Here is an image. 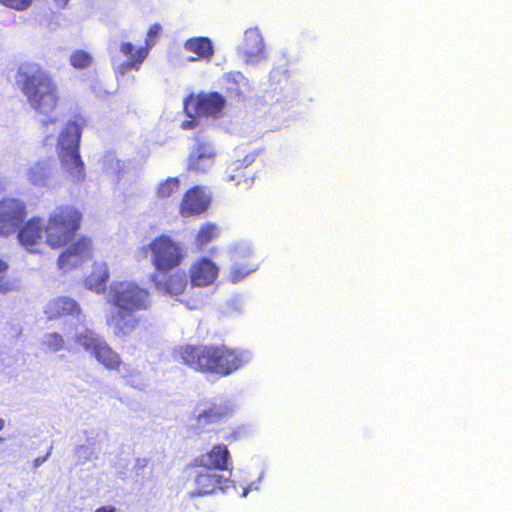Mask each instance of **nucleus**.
Instances as JSON below:
<instances>
[{
	"label": "nucleus",
	"mask_w": 512,
	"mask_h": 512,
	"mask_svg": "<svg viewBox=\"0 0 512 512\" xmlns=\"http://www.w3.org/2000/svg\"><path fill=\"white\" fill-rule=\"evenodd\" d=\"M108 303L117 309L107 317L106 323L114 336L125 338L150 326L142 311L152 305L150 292L134 281H116L109 289Z\"/></svg>",
	"instance_id": "1"
},
{
	"label": "nucleus",
	"mask_w": 512,
	"mask_h": 512,
	"mask_svg": "<svg viewBox=\"0 0 512 512\" xmlns=\"http://www.w3.org/2000/svg\"><path fill=\"white\" fill-rule=\"evenodd\" d=\"M16 83L37 113L48 115L60 105L58 85L41 64L31 62L21 65L17 70Z\"/></svg>",
	"instance_id": "2"
},
{
	"label": "nucleus",
	"mask_w": 512,
	"mask_h": 512,
	"mask_svg": "<svg viewBox=\"0 0 512 512\" xmlns=\"http://www.w3.org/2000/svg\"><path fill=\"white\" fill-rule=\"evenodd\" d=\"M82 212L76 206H57L48 216L45 225V242L52 249L69 244L81 228Z\"/></svg>",
	"instance_id": "3"
},
{
	"label": "nucleus",
	"mask_w": 512,
	"mask_h": 512,
	"mask_svg": "<svg viewBox=\"0 0 512 512\" xmlns=\"http://www.w3.org/2000/svg\"><path fill=\"white\" fill-rule=\"evenodd\" d=\"M142 250L149 252L154 273L161 275L179 268L187 256L183 244L166 234L153 238Z\"/></svg>",
	"instance_id": "4"
},
{
	"label": "nucleus",
	"mask_w": 512,
	"mask_h": 512,
	"mask_svg": "<svg viewBox=\"0 0 512 512\" xmlns=\"http://www.w3.org/2000/svg\"><path fill=\"white\" fill-rule=\"evenodd\" d=\"M81 125L68 121L59 135L58 157L63 167L77 180L84 178V163L79 153Z\"/></svg>",
	"instance_id": "5"
},
{
	"label": "nucleus",
	"mask_w": 512,
	"mask_h": 512,
	"mask_svg": "<svg viewBox=\"0 0 512 512\" xmlns=\"http://www.w3.org/2000/svg\"><path fill=\"white\" fill-rule=\"evenodd\" d=\"M217 344H184L178 347L176 353L179 359L190 369L212 374Z\"/></svg>",
	"instance_id": "6"
},
{
	"label": "nucleus",
	"mask_w": 512,
	"mask_h": 512,
	"mask_svg": "<svg viewBox=\"0 0 512 512\" xmlns=\"http://www.w3.org/2000/svg\"><path fill=\"white\" fill-rule=\"evenodd\" d=\"M27 217V207L23 200L4 197L0 200V237L16 233Z\"/></svg>",
	"instance_id": "7"
},
{
	"label": "nucleus",
	"mask_w": 512,
	"mask_h": 512,
	"mask_svg": "<svg viewBox=\"0 0 512 512\" xmlns=\"http://www.w3.org/2000/svg\"><path fill=\"white\" fill-rule=\"evenodd\" d=\"M92 254V239L82 235L74 242H70V245L60 253L57 264L59 269L69 271L86 262L92 257Z\"/></svg>",
	"instance_id": "8"
},
{
	"label": "nucleus",
	"mask_w": 512,
	"mask_h": 512,
	"mask_svg": "<svg viewBox=\"0 0 512 512\" xmlns=\"http://www.w3.org/2000/svg\"><path fill=\"white\" fill-rule=\"evenodd\" d=\"M214 359L212 374L220 377H226L233 374L246 362L243 353L223 344L216 345Z\"/></svg>",
	"instance_id": "9"
},
{
	"label": "nucleus",
	"mask_w": 512,
	"mask_h": 512,
	"mask_svg": "<svg viewBox=\"0 0 512 512\" xmlns=\"http://www.w3.org/2000/svg\"><path fill=\"white\" fill-rule=\"evenodd\" d=\"M210 202V196L202 187L193 186L183 194L178 211L184 218L198 216L208 210Z\"/></svg>",
	"instance_id": "10"
},
{
	"label": "nucleus",
	"mask_w": 512,
	"mask_h": 512,
	"mask_svg": "<svg viewBox=\"0 0 512 512\" xmlns=\"http://www.w3.org/2000/svg\"><path fill=\"white\" fill-rule=\"evenodd\" d=\"M230 452L226 445L215 444L212 448L197 457L189 464L191 468H203L213 471H225L228 469Z\"/></svg>",
	"instance_id": "11"
},
{
	"label": "nucleus",
	"mask_w": 512,
	"mask_h": 512,
	"mask_svg": "<svg viewBox=\"0 0 512 512\" xmlns=\"http://www.w3.org/2000/svg\"><path fill=\"white\" fill-rule=\"evenodd\" d=\"M188 273L192 287H207L217 279L219 267L211 259L200 257L190 265Z\"/></svg>",
	"instance_id": "12"
},
{
	"label": "nucleus",
	"mask_w": 512,
	"mask_h": 512,
	"mask_svg": "<svg viewBox=\"0 0 512 512\" xmlns=\"http://www.w3.org/2000/svg\"><path fill=\"white\" fill-rule=\"evenodd\" d=\"M17 232V239L19 243L29 252H37L40 244L43 241V227L42 220L39 217H32L19 227Z\"/></svg>",
	"instance_id": "13"
},
{
	"label": "nucleus",
	"mask_w": 512,
	"mask_h": 512,
	"mask_svg": "<svg viewBox=\"0 0 512 512\" xmlns=\"http://www.w3.org/2000/svg\"><path fill=\"white\" fill-rule=\"evenodd\" d=\"M160 275L153 273L151 276V281L160 292L171 297H177L185 292L188 286V278L185 271L169 272L162 275L163 278H160Z\"/></svg>",
	"instance_id": "14"
},
{
	"label": "nucleus",
	"mask_w": 512,
	"mask_h": 512,
	"mask_svg": "<svg viewBox=\"0 0 512 512\" xmlns=\"http://www.w3.org/2000/svg\"><path fill=\"white\" fill-rule=\"evenodd\" d=\"M232 414L227 400H211L204 403V408L196 415L197 426L206 427L222 422Z\"/></svg>",
	"instance_id": "15"
},
{
	"label": "nucleus",
	"mask_w": 512,
	"mask_h": 512,
	"mask_svg": "<svg viewBox=\"0 0 512 512\" xmlns=\"http://www.w3.org/2000/svg\"><path fill=\"white\" fill-rule=\"evenodd\" d=\"M239 51L247 63H256L265 58V44L258 28L245 31Z\"/></svg>",
	"instance_id": "16"
},
{
	"label": "nucleus",
	"mask_w": 512,
	"mask_h": 512,
	"mask_svg": "<svg viewBox=\"0 0 512 512\" xmlns=\"http://www.w3.org/2000/svg\"><path fill=\"white\" fill-rule=\"evenodd\" d=\"M226 479L213 470L203 469L195 474V489L191 496H205L223 489Z\"/></svg>",
	"instance_id": "17"
},
{
	"label": "nucleus",
	"mask_w": 512,
	"mask_h": 512,
	"mask_svg": "<svg viewBox=\"0 0 512 512\" xmlns=\"http://www.w3.org/2000/svg\"><path fill=\"white\" fill-rule=\"evenodd\" d=\"M215 152L208 143H198L188 158V170L206 173L214 165Z\"/></svg>",
	"instance_id": "18"
},
{
	"label": "nucleus",
	"mask_w": 512,
	"mask_h": 512,
	"mask_svg": "<svg viewBox=\"0 0 512 512\" xmlns=\"http://www.w3.org/2000/svg\"><path fill=\"white\" fill-rule=\"evenodd\" d=\"M225 105V100L218 92L200 95L193 100L192 111L198 116H218Z\"/></svg>",
	"instance_id": "19"
},
{
	"label": "nucleus",
	"mask_w": 512,
	"mask_h": 512,
	"mask_svg": "<svg viewBox=\"0 0 512 512\" xmlns=\"http://www.w3.org/2000/svg\"><path fill=\"white\" fill-rule=\"evenodd\" d=\"M259 263L249 251H242L236 255L228 279L231 283H238L257 270Z\"/></svg>",
	"instance_id": "20"
},
{
	"label": "nucleus",
	"mask_w": 512,
	"mask_h": 512,
	"mask_svg": "<svg viewBox=\"0 0 512 512\" xmlns=\"http://www.w3.org/2000/svg\"><path fill=\"white\" fill-rule=\"evenodd\" d=\"M183 47L186 51L193 54V56L188 58L190 62H209L214 55L213 43L208 37H191L184 42Z\"/></svg>",
	"instance_id": "21"
},
{
	"label": "nucleus",
	"mask_w": 512,
	"mask_h": 512,
	"mask_svg": "<svg viewBox=\"0 0 512 512\" xmlns=\"http://www.w3.org/2000/svg\"><path fill=\"white\" fill-rule=\"evenodd\" d=\"M44 312L48 319L53 320L70 315H79L81 309L74 299L59 296L48 302Z\"/></svg>",
	"instance_id": "22"
},
{
	"label": "nucleus",
	"mask_w": 512,
	"mask_h": 512,
	"mask_svg": "<svg viewBox=\"0 0 512 512\" xmlns=\"http://www.w3.org/2000/svg\"><path fill=\"white\" fill-rule=\"evenodd\" d=\"M92 356L107 370L119 371L123 365V361L119 353L116 352L104 339L93 352Z\"/></svg>",
	"instance_id": "23"
},
{
	"label": "nucleus",
	"mask_w": 512,
	"mask_h": 512,
	"mask_svg": "<svg viewBox=\"0 0 512 512\" xmlns=\"http://www.w3.org/2000/svg\"><path fill=\"white\" fill-rule=\"evenodd\" d=\"M120 52L127 58L122 64L124 70H139L144 60L148 57V48H135L131 42H122Z\"/></svg>",
	"instance_id": "24"
},
{
	"label": "nucleus",
	"mask_w": 512,
	"mask_h": 512,
	"mask_svg": "<svg viewBox=\"0 0 512 512\" xmlns=\"http://www.w3.org/2000/svg\"><path fill=\"white\" fill-rule=\"evenodd\" d=\"M109 280V270L106 263H95L91 273L86 277V286L96 291L103 293L106 290V284Z\"/></svg>",
	"instance_id": "25"
},
{
	"label": "nucleus",
	"mask_w": 512,
	"mask_h": 512,
	"mask_svg": "<svg viewBox=\"0 0 512 512\" xmlns=\"http://www.w3.org/2000/svg\"><path fill=\"white\" fill-rule=\"evenodd\" d=\"M253 158L246 156L242 160H236L232 162L227 169V179L229 181H235L236 185L245 183L250 185L253 177L251 173L246 172L247 167L252 163Z\"/></svg>",
	"instance_id": "26"
},
{
	"label": "nucleus",
	"mask_w": 512,
	"mask_h": 512,
	"mask_svg": "<svg viewBox=\"0 0 512 512\" xmlns=\"http://www.w3.org/2000/svg\"><path fill=\"white\" fill-rule=\"evenodd\" d=\"M28 180L34 186H46L51 176V167L45 161L35 163L27 172Z\"/></svg>",
	"instance_id": "27"
},
{
	"label": "nucleus",
	"mask_w": 512,
	"mask_h": 512,
	"mask_svg": "<svg viewBox=\"0 0 512 512\" xmlns=\"http://www.w3.org/2000/svg\"><path fill=\"white\" fill-rule=\"evenodd\" d=\"M225 92L229 96L241 97L247 80L241 72L232 71L224 75Z\"/></svg>",
	"instance_id": "28"
},
{
	"label": "nucleus",
	"mask_w": 512,
	"mask_h": 512,
	"mask_svg": "<svg viewBox=\"0 0 512 512\" xmlns=\"http://www.w3.org/2000/svg\"><path fill=\"white\" fill-rule=\"evenodd\" d=\"M221 228L212 222H205L200 227L195 236V245L198 248H203L211 241L219 237Z\"/></svg>",
	"instance_id": "29"
},
{
	"label": "nucleus",
	"mask_w": 512,
	"mask_h": 512,
	"mask_svg": "<svg viewBox=\"0 0 512 512\" xmlns=\"http://www.w3.org/2000/svg\"><path fill=\"white\" fill-rule=\"evenodd\" d=\"M75 341L92 355L99 344L103 341V338L94 333L92 330L85 329L83 332L75 336Z\"/></svg>",
	"instance_id": "30"
},
{
	"label": "nucleus",
	"mask_w": 512,
	"mask_h": 512,
	"mask_svg": "<svg viewBox=\"0 0 512 512\" xmlns=\"http://www.w3.org/2000/svg\"><path fill=\"white\" fill-rule=\"evenodd\" d=\"M179 189L180 179L178 177H169L158 185L157 196L166 199L176 194Z\"/></svg>",
	"instance_id": "31"
},
{
	"label": "nucleus",
	"mask_w": 512,
	"mask_h": 512,
	"mask_svg": "<svg viewBox=\"0 0 512 512\" xmlns=\"http://www.w3.org/2000/svg\"><path fill=\"white\" fill-rule=\"evenodd\" d=\"M69 61L72 67L82 70L91 66L93 57L89 52L79 49L72 52Z\"/></svg>",
	"instance_id": "32"
},
{
	"label": "nucleus",
	"mask_w": 512,
	"mask_h": 512,
	"mask_svg": "<svg viewBox=\"0 0 512 512\" xmlns=\"http://www.w3.org/2000/svg\"><path fill=\"white\" fill-rule=\"evenodd\" d=\"M43 346L50 352H58L65 348L64 337L58 332H52L46 335Z\"/></svg>",
	"instance_id": "33"
},
{
	"label": "nucleus",
	"mask_w": 512,
	"mask_h": 512,
	"mask_svg": "<svg viewBox=\"0 0 512 512\" xmlns=\"http://www.w3.org/2000/svg\"><path fill=\"white\" fill-rule=\"evenodd\" d=\"M161 33L162 27L159 23H154L149 27L145 40V48H148V52L154 45H156Z\"/></svg>",
	"instance_id": "34"
},
{
	"label": "nucleus",
	"mask_w": 512,
	"mask_h": 512,
	"mask_svg": "<svg viewBox=\"0 0 512 512\" xmlns=\"http://www.w3.org/2000/svg\"><path fill=\"white\" fill-rule=\"evenodd\" d=\"M34 0H0V4L6 8L23 12L31 7Z\"/></svg>",
	"instance_id": "35"
},
{
	"label": "nucleus",
	"mask_w": 512,
	"mask_h": 512,
	"mask_svg": "<svg viewBox=\"0 0 512 512\" xmlns=\"http://www.w3.org/2000/svg\"><path fill=\"white\" fill-rule=\"evenodd\" d=\"M15 288L13 281L5 276H0V294H7Z\"/></svg>",
	"instance_id": "36"
},
{
	"label": "nucleus",
	"mask_w": 512,
	"mask_h": 512,
	"mask_svg": "<svg viewBox=\"0 0 512 512\" xmlns=\"http://www.w3.org/2000/svg\"><path fill=\"white\" fill-rule=\"evenodd\" d=\"M197 125L196 121L192 118L190 120H185L181 123V128L184 130L193 129Z\"/></svg>",
	"instance_id": "37"
},
{
	"label": "nucleus",
	"mask_w": 512,
	"mask_h": 512,
	"mask_svg": "<svg viewBox=\"0 0 512 512\" xmlns=\"http://www.w3.org/2000/svg\"><path fill=\"white\" fill-rule=\"evenodd\" d=\"M94 512H116V508L113 505H104L98 507Z\"/></svg>",
	"instance_id": "38"
},
{
	"label": "nucleus",
	"mask_w": 512,
	"mask_h": 512,
	"mask_svg": "<svg viewBox=\"0 0 512 512\" xmlns=\"http://www.w3.org/2000/svg\"><path fill=\"white\" fill-rule=\"evenodd\" d=\"M55 5L60 8V9H63L67 6L69 0H53Z\"/></svg>",
	"instance_id": "39"
},
{
	"label": "nucleus",
	"mask_w": 512,
	"mask_h": 512,
	"mask_svg": "<svg viewBox=\"0 0 512 512\" xmlns=\"http://www.w3.org/2000/svg\"><path fill=\"white\" fill-rule=\"evenodd\" d=\"M8 268V263L0 258V274L5 273L8 270Z\"/></svg>",
	"instance_id": "40"
},
{
	"label": "nucleus",
	"mask_w": 512,
	"mask_h": 512,
	"mask_svg": "<svg viewBox=\"0 0 512 512\" xmlns=\"http://www.w3.org/2000/svg\"><path fill=\"white\" fill-rule=\"evenodd\" d=\"M56 122V119L55 118H52V119H46V120H43L42 124L44 126H47L48 124L50 123H55Z\"/></svg>",
	"instance_id": "41"
},
{
	"label": "nucleus",
	"mask_w": 512,
	"mask_h": 512,
	"mask_svg": "<svg viewBox=\"0 0 512 512\" xmlns=\"http://www.w3.org/2000/svg\"><path fill=\"white\" fill-rule=\"evenodd\" d=\"M4 427H5V420L2 417H0V431H2L4 429Z\"/></svg>",
	"instance_id": "42"
},
{
	"label": "nucleus",
	"mask_w": 512,
	"mask_h": 512,
	"mask_svg": "<svg viewBox=\"0 0 512 512\" xmlns=\"http://www.w3.org/2000/svg\"><path fill=\"white\" fill-rule=\"evenodd\" d=\"M44 460H45V457H44V458H42V459H41V458H37V459L35 460V466L40 465Z\"/></svg>",
	"instance_id": "43"
},
{
	"label": "nucleus",
	"mask_w": 512,
	"mask_h": 512,
	"mask_svg": "<svg viewBox=\"0 0 512 512\" xmlns=\"http://www.w3.org/2000/svg\"><path fill=\"white\" fill-rule=\"evenodd\" d=\"M3 441H5V438L0 436V443H2Z\"/></svg>",
	"instance_id": "44"
},
{
	"label": "nucleus",
	"mask_w": 512,
	"mask_h": 512,
	"mask_svg": "<svg viewBox=\"0 0 512 512\" xmlns=\"http://www.w3.org/2000/svg\"><path fill=\"white\" fill-rule=\"evenodd\" d=\"M188 109H189V106H188V104H186L185 105V110L188 111Z\"/></svg>",
	"instance_id": "45"
}]
</instances>
